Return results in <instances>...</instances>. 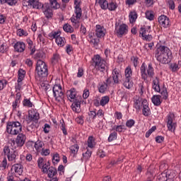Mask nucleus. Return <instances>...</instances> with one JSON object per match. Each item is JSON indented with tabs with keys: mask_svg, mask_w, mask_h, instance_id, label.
<instances>
[{
	"mask_svg": "<svg viewBox=\"0 0 181 181\" xmlns=\"http://www.w3.org/2000/svg\"><path fill=\"white\" fill-rule=\"evenodd\" d=\"M155 57L162 64H168L172 60V52L168 47L160 45L156 50Z\"/></svg>",
	"mask_w": 181,
	"mask_h": 181,
	"instance_id": "obj_1",
	"label": "nucleus"
},
{
	"mask_svg": "<svg viewBox=\"0 0 181 181\" xmlns=\"http://www.w3.org/2000/svg\"><path fill=\"white\" fill-rule=\"evenodd\" d=\"M67 94L71 101L74 100V103L71 106L72 110L75 112H80L81 111V97L76 98L77 93L74 88L71 89Z\"/></svg>",
	"mask_w": 181,
	"mask_h": 181,
	"instance_id": "obj_2",
	"label": "nucleus"
},
{
	"mask_svg": "<svg viewBox=\"0 0 181 181\" xmlns=\"http://www.w3.org/2000/svg\"><path fill=\"white\" fill-rule=\"evenodd\" d=\"M59 8H60V4L57 3V0H49V4H45L41 9L43 10L46 18H52L53 16V11L52 9H59Z\"/></svg>",
	"mask_w": 181,
	"mask_h": 181,
	"instance_id": "obj_3",
	"label": "nucleus"
},
{
	"mask_svg": "<svg viewBox=\"0 0 181 181\" xmlns=\"http://www.w3.org/2000/svg\"><path fill=\"white\" fill-rule=\"evenodd\" d=\"M35 73L41 78L46 77L49 73L47 71V65L42 59H38L36 64Z\"/></svg>",
	"mask_w": 181,
	"mask_h": 181,
	"instance_id": "obj_4",
	"label": "nucleus"
},
{
	"mask_svg": "<svg viewBox=\"0 0 181 181\" xmlns=\"http://www.w3.org/2000/svg\"><path fill=\"white\" fill-rule=\"evenodd\" d=\"M6 131L11 135H18L22 132V124L19 122H10L7 124Z\"/></svg>",
	"mask_w": 181,
	"mask_h": 181,
	"instance_id": "obj_5",
	"label": "nucleus"
},
{
	"mask_svg": "<svg viewBox=\"0 0 181 181\" xmlns=\"http://www.w3.org/2000/svg\"><path fill=\"white\" fill-rule=\"evenodd\" d=\"M106 64L107 62L105 60L101 59V57L98 54L95 55L92 59V66H94L95 69L99 71H104L105 70V67H107Z\"/></svg>",
	"mask_w": 181,
	"mask_h": 181,
	"instance_id": "obj_6",
	"label": "nucleus"
},
{
	"mask_svg": "<svg viewBox=\"0 0 181 181\" xmlns=\"http://www.w3.org/2000/svg\"><path fill=\"white\" fill-rule=\"evenodd\" d=\"M74 5L75 6V16H73L71 18V22L72 23H78V21L81 18V15H82V11H81V7H80V1L79 0H75L74 1Z\"/></svg>",
	"mask_w": 181,
	"mask_h": 181,
	"instance_id": "obj_7",
	"label": "nucleus"
},
{
	"mask_svg": "<svg viewBox=\"0 0 181 181\" xmlns=\"http://www.w3.org/2000/svg\"><path fill=\"white\" fill-rule=\"evenodd\" d=\"M140 70L141 73V77L144 80H146V78H148V77L152 78L155 75V72H153V67H152V64H148L147 70L145 68V64H143L141 66Z\"/></svg>",
	"mask_w": 181,
	"mask_h": 181,
	"instance_id": "obj_8",
	"label": "nucleus"
},
{
	"mask_svg": "<svg viewBox=\"0 0 181 181\" xmlns=\"http://www.w3.org/2000/svg\"><path fill=\"white\" fill-rule=\"evenodd\" d=\"M153 88L157 93H160L161 95H163V100H168V90L166 88H163L162 90H160V86H159V78L156 77V78L153 80Z\"/></svg>",
	"mask_w": 181,
	"mask_h": 181,
	"instance_id": "obj_9",
	"label": "nucleus"
},
{
	"mask_svg": "<svg viewBox=\"0 0 181 181\" xmlns=\"http://www.w3.org/2000/svg\"><path fill=\"white\" fill-rule=\"evenodd\" d=\"M54 97L57 101H62L64 98V93H63V89H62V86L54 85L52 88Z\"/></svg>",
	"mask_w": 181,
	"mask_h": 181,
	"instance_id": "obj_10",
	"label": "nucleus"
},
{
	"mask_svg": "<svg viewBox=\"0 0 181 181\" xmlns=\"http://www.w3.org/2000/svg\"><path fill=\"white\" fill-rule=\"evenodd\" d=\"M23 6L33 8V9H42V8H43V4L37 0H24L23 1Z\"/></svg>",
	"mask_w": 181,
	"mask_h": 181,
	"instance_id": "obj_11",
	"label": "nucleus"
},
{
	"mask_svg": "<svg viewBox=\"0 0 181 181\" xmlns=\"http://www.w3.org/2000/svg\"><path fill=\"white\" fill-rule=\"evenodd\" d=\"M124 81L123 83V86L126 88H131V77H132V69H131V67L128 66L124 71Z\"/></svg>",
	"mask_w": 181,
	"mask_h": 181,
	"instance_id": "obj_12",
	"label": "nucleus"
},
{
	"mask_svg": "<svg viewBox=\"0 0 181 181\" xmlns=\"http://www.w3.org/2000/svg\"><path fill=\"white\" fill-rule=\"evenodd\" d=\"M167 127L168 131L175 132V129H176V123L173 122V119H175V114L170 112L167 117Z\"/></svg>",
	"mask_w": 181,
	"mask_h": 181,
	"instance_id": "obj_13",
	"label": "nucleus"
},
{
	"mask_svg": "<svg viewBox=\"0 0 181 181\" xmlns=\"http://www.w3.org/2000/svg\"><path fill=\"white\" fill-rule=\"evenodd\" d=\"M4 152L5 155H7L8 159L11 162L15 160L18 156V151H15L13 148H9L8 146L4 147Z\"/></svg>",
	"mask_w": 181,
	"mask_h": 181,
	"instance_id": "obj_14",
	"label": "nucleus"
},
{
	"mask_svg": "<svg viewBox=\"0 0 181 181\" xmlns=\"http://www.w3.org/2000/svg\"><path fill=\"white\" fill-rule=\"evenodd\" d=\"M134 107L136 110H141L144 106V100H142V98L138 95L134 96Z\"/></svg>",
	"mask_w": 181,
	"mask_h": 181,
	"instance_id": "obj_15",
	"label": "nucleus"
},
{
	"mask_svg": "<svg viewBox=\"0 0 181 181\" xmlns=\"http://www.w3.org/2000/svg\"><path fill=\"white\" fill-rule=\"evenodd\" d=\"M158 23L163 28H168L170 25L169 18L165 15L158 17Z\"/></svg>",
	"mask_w": 181,
	"mask_h": 181,
	"instance_id": "obj_16",
	"label": "nucleus"
},
{
	"mask_svg": "<svg viewBox=\"0 0 181 181\" xmlns=\"http://www.w3.org/2000/svg\"><path fill=\"white\" fill-rule=\"evenodd\" d=\"M117 33L119 37L127 35V33H128V25H127V24L120 25L119 29L117 30Z\"/></svg>",
	"mask_w": 181,
	"mask_h": 181,
	"instance_id": "obj_17",
	"label": "nucleus"
},
{
	"mask_svg": "<svg viewBox=\"0 0 181 181\" xmlns=\"http://www.w3.org/2000/svg\"><path fill=\"white\" fill-rule=\"evenodd\" d=\"M26 141V136L23 134H18L16 139V143L18 146H23L25 141Z\"/></svg>",
	"mask_w": 181,
	"mask_h": 181,
	"instance_id": "obj_18",
	"label": "nucleus"
},
{
	"mask_svg": "<svg viewBox=\"0 0 181 181\" xmlns=\"http://www.w3.org/2000/svg\"><path fill=\"white\" fill-rule=\"evenodd\" d=\"M143 115L145 117H148V115H151V109L148 105V101L146 100H143Z\"/></svg>",
	"mask_w": 181,
	"mask_h": 181,
	"instance_id": "obj_19",
	"label": "nucleus"
},
{
	"mask_svg": "<svg viewBox=\"0 0 181 181\" xmlns=\"http://www.w3.org/2000/svg\"><path fill=\"white\" fill-rule=\"evenodd\" d=\"M14 50L18 52V53H22V52H25V43L23 42H17L14 45Z\"/></svg>",
	"mask_w": 181,
	"mask_h": 181,
	"instance_id": "obj_20",
	"label": "nucleus"
},
{
	"mask_svg": "<svg viewBox=\"0 0 181 181\" xmlns=\"http://www.w3.org/2000/svg\"><path fill=\"white\" fill-rule=\"evenodd\" d=\"M11 170H14L17 175H21V173H23V167L22 166V164H14L11 167Z\"/></svg>",
	"mask_w": 181,
	"mask_h": 181,
	"instance_id": "obj_21",
	"label": "nucleus"
},
{
	"mask_svg": "<svg viewBox=\"0 0 181 181\" xmlns=\"http://www.w3.org/2000/svg\"><path fill=\"white\" fill-rule=\"evenodd\" d=\"M95 35L97 37H104L105 33H104L103 28L100 25H96Z\"/></svg>",
	"mask_w": 181,
	"mask_h": 181,
	"instance_id": "obj_22",
	"label": "nucleus"
},
{
	"mask_svg": "<svg viewBox=\"0 0 181 181\" xmlns=\"http://www.w3.org/2000/svg\"><path fill=\"white\" fill-rule=\"evenodd\" d=\"M151 101L154 105H156L158 107V105H160L162 104V101L160 100V95H155L152 97Z\"/></svg>",
	"mask_w": 181,
	"mask_h": 181,
	"instance_id": "obj_23",
	"label": "nucleus"
},
{
	"mask_svg": "<svg viewBox=\"0 0 181 181\" xmlns=\"http://www.w3.org/2000/svg\"><path fill=\"white\" fill-rule=\"evenodd\" d=\"M47 173H48V177L52 179V177H54L55 175H57V170L54 167H49Z\"/></svg>",
	"mask_w": 181,
	"mask_h": 181,
	"instance_id": "obj_24",
	"label": "nucleus"
},
{
	"mask_svg": "<svg viewBox=\"0 0 181 181\" xmlns=\"http://www.w3.org/2000/svg\"><path fill=\"white\" fill-rule=\"evenodd\" d=\"M119 73L117 69H114L112 71V80L115 84H118L119 83Z\"/></svg>",
	"mask_w": 181,
	"mask_h": 181,
	"instance_id": "obj_25",
	"label": "nucleus"
},
{
	"mask_svg": "<svg viewBox=\"0 0 181 181\" xmlns=\"http://www.w3.org/2000/svg\"><path fill=\"white\" fill-rule=\"evenodd\" d=\"M96 4H98L102 9H107L108 8L107 0H96Z\"/></svg>",
	"mask_w": 181,
	"mask_h": 181,
	"instance_id": "obj_26",
	"label": "nucleus"
},
{
	"mask_svg": "<svg viewBox=\"0 0 181 181\" xmlns=\"http://www.w3.org/2000/svg\"><path fill=\"white\" fill-rule=\"evenodd\" d=\"M55 42L57 45L59 46V47H63V46H64V45L66 44V39L59 36L57 37Z\"/></svg>",
	"mask_w": 181,
	"mask_h": 181,
	"instance_id": "obj_27",
	"label": "nucleus"
},
{
	"mask_svg": "<svg viewBox=\"0 0 181 181\" xmlns=\"http://www.w3.org/2000/svg\"><path fill=\"white\" fill-rule=\"evenodd\" d=\"M129 18L130 23H134V22L136 21V18H138V15L136 14V12L132 11L129 15Z\"/></svg>",
	"mask_w": 181,
	"mask_h": 181,
	"instance_id": "obj_28",
	"label": "nucleus"
},
{
	"mask_svg": "<svg viewBox=\"0 0 181 181\" xmlns=\"http://www.w3.org/2000/svg\"><path fill=\"white\" fill-rule=\"evenodd\" d=\"M35 148L36 149V151H37V152H40V151H42V149H43V142H42L40 140H37L35 143Z\"/></svg>",
	"mask_w": 181,
	"mask_h": 181,
	"instance_id": "obj_29",
	"label": "nucleus"
},
{
	"mask_svg": "<svg viewBox=\"0 0 181 181\" xmlns=\"http://www.w3.org/2000/svg\"><path fill=\"white\" fill-rule=\"evenodd\" d=\"M78 148L79 147L78 144H74V146H71L70 147L71 153H72L73 156L77 155V152H78Z\"/></svg>",
	"mask_w": 181,
	"mask_h": 181,
	"instance_id": "obj_30",
	"label": "nucleus"
},
{
	"mask_svg": "<svg viewBox=\"0 0 181 181\" xmlns=\"http://www.w3.org/2000/svg\"><path fill=\"white\" fill-rule=\"evenodd\" d=\"M110 103V97L109 96H104L101 98L100 104L102 105V107H104L106 105V104H108Z\"/></svg>",
	"mask_w": 181,
	"mask_h": 181,
	"instance_id": "obj_31",
	"label": "nucleus"
},
{
	"mask_svg": "<svg viewBox=\"0 0 181 181\" xmlns=\"http://www.w3.org/2000/svg\"><path fill=\"white\" fill-rule=\"evenodd\" d=\"M63 29L65 32H67L68 33H73L74 32V29H73V27L69 24H65L63 26Z\"/></svg>",
	"mask_w": 181,
	"mask_h": 181,
	"instance_id": "obj_32",
	"label": "nucleus"
},
{
	"mask_svg": "<svg viewBox=\"0 0 181 181\" xmlns=\"http://www.w3.org/2000/svg\"><path fill=\"white\" fill-rule=\"evenodd\" d=\"M146 18L148 19V21H153V18H155V15L153 14V11H148L146 12Z\"/></svg>",
	"mask_w": 181,
	"mask_h": 181,
	"instance_id": "obj_33",
	"label": "nucleus"
},
{
	"mask_svg": "<svg viewBox=\"0 0 181 181\" xmlns=\"http://www.w3.org/2000/svg\"><path fill=\"white\" fill-rule=\"evenodd\" d=\"M25 78V71L23 69L18 70V83H21Z\"/></svg>",
	"mask_w": 181,
	"mask_h": 181,
	"instance_id": "obj_34",
	"label": "nucleus"
},
{
	"mask_svg": "<svg viewBox=\"0 0 181 181\" xmlns=\"http://www.w3.org/2000/svg\"><path fill=\"white\" fill-rule=\"evenodd\" d=\"M117 8H118V6H117L116 3L112 1L110 4L107 3V9H109V11H115Z\"/></svg>",
	"mask_w": 181,
	"mask_h": 181,
	"instance_id": "obj_35",
	"label": "nucleus"
},
{
	"mask_svg": "<svg viewBox=\"0 0 181 181\" xmlns=\"http://www.w3.org/2000/svg\"><path fill=\"white\" fill-rule=\"evenodd\" d=\"M23 104L24 107H28L29 108H32L33 106V103H32L29 99H25L23 102Z\"/></svg>",
	"mask_w": 181,
	"mask_h": 181,
	"instance_id": "obj_36",
	"label": "nucleus"
},
{
	"mask_svg": "<svg viewBox=\"0 0 181 181\" xmlns=\"http://www.w3.org/2000/svg\"><path fill=\"white\" fill-rule=\"evenodd\" d=\"M60 37V33L52 31L51 33L49 34V37L52 39H57V37Z\"/></svg>",
	"mask_w": 181,
	"mask_h": 181,
	"instance_id": "obj_37",
	"label": "nucleus"
},
{
	"mask_svg": "<svg viewBox=\"0 0 181 181\" xmlns=\"http://www.w3.org/2000/svg\"><path fill=\"white\" fill-rule=\"evenodd\" d=\"M117 132H112L110 134L108 137V142H112V141H115L117 139Z\"/></svg>",
	"mask_w": 181,
	"mask_h": 181,
	"instance_id": "obj_38",
	"label": "nucleus"
},
{
	"mask_svg": "<svg viewBox=\"0 0 181 181\" xmlns=\"http://www.w3.org/2000/svg\"><path fill=\"white\" fill-rule=\"evenodd\" d=\"M88 148H94V141L93 136H89L88 139Z\"/></svg>",
	"mask_w": 181,
	"mask_h": 181,
	"instance_id": "obj_39",
	"label": "nucleus"
},
{
	"mask_svg": "<svg viewBox=\"0 0 181 181\" xmlns=\"http://www.w3.org/2000/svg\"><path fill=\"white\" fill-rule=\"evenodd\" d=\"M49 168H50V163L48 161L47 163H45L44 167L41 168L43 173H47Z\"/></svg>",
	"mask_w": 181,
	"mask_h": 181,
	"instance_id": "obj_40",
	"label": "nucleus"
},
{
	"mask_svg": "<svg viewBox=\"0 0 181 181\" xmlns=\"http://www.w3.org/2000/svg\"><path fill=\"white\" fill-rule=\"evenodd\" d=\"M134 125H135V120L132 119L127 120L126 122V127H127V128H132V127Z\"/></svg>",
	"mask_w": 181,
	"mask_h": 181,
	"instance_id": "obj_41",
	"label": "nucleus"
},
{
	"mask_svg": "<svg viewBox=\"0 0 181 181\" xmlns=\"http://www.w3.org/2000/svg\"><path fill=\"white\" fill-rule=\"evenodd\" d=\"M37 163L38 168H40V169H42V168H44L45 165V159H43V158L42 157L39 158L37 160Z\"/></svg>",
	"mask_w": 181,
	"mask_h": 181,
	"instance_id": "obj_42",
	"label": "nucleus"
},
{
	"mask_svg": "<svg viewBox=\"0 0 181 181\" xmlns=\"http://www.w3.org/2000/svg\"><path fill=\"white\" fill-rule=\"evenodd\" d=\"M6 165H8L6 158H4L0 164L1 170H5L6 169Z\"/></svg>",
	"mask_w": 181,
	"mask_h": 181,
	"instance_id": "obj_43",
	"label": "nucleus"
},
{
	"mask_svg": "<svg viewBox=\"0 0 181 181\" xmlns=\"http://www.w3.org/2000/svg\"><path fill=\"white\" fill-rule=\"evenodd\" d=\"M28 117L32 121H37V119H39V113H34L33 115L29 114Z\"/></svg>",
	"mask_w": 181,
	"mask_h": 181,
	"instance_id": "obj_44",
	"label": "nucleus"
},
{
	"mask_svg": "<svg viewBox=\"0 0 181 181\" xmlns=\"http://www.w3.org/2000/svg\"><path fill=\"white\" fill-rule=\"evenodd\" d=\"M17 35L20 37L21 36H28V33L26 31H25V30L20 28L17 30Z\"/></svg>",
	"mask_w": 181,
	"mask_h": 181,
	"instance_id": "obj_45",
	"label": "nucleus"
},
{
	"mask_svg": "<svg viewBox=\"0 0 181 181\" xmlns=\"http://www.w3.org/2000/svg\"><path fill=\"white\" fill-rule=\"evenodd\" d=\"M113 129H115L117 132H122V130L125 129V126L124 125L114 126Z\"/></svg>",
	"mask_w": 181,
	"mask_h": 181,
	"instance_id": "obj_46",
	"label": "nucleus"
},
{
	"mask_svg": "<svg viewBox=\"0 0 181 181\" xmlns=\"http://www.w3.org/2000/svg\"><path fill=\"white\" fill-rule=\"evenodd\" d=\"M8 50V46H6V44H1L0 45V52L1 53H5Z\"/></svg>",
	"mask_w": 181,
	"mask_h": 181,
	"instance_id": "obj_47",
	"label": "nucleus"
},
{
	"mask_svg": "<svg viewBox=\"0 0 181 181\" xmlns=\"http://www.w3.org/2000/svg\"><path fill=\"white\" fill-rule=\"evenodd\" d=\"M60 161V157H59V154H54L53 156V158H52V163H59V162Z\"/></svg>",
	"mask_w": 181,
	"mask_h": 181,
	"instance_id": "obj_48",
	"label": "nucleus"
},
{
	"mask_svg": "<svg viewBox=\"0 0 181 181\" xmlns=\"http://www.w3.org/2000/svg\"><path fill=\"white\" fill-rule=\"evenodd\" d=\"M83 158H85V159H89L91 156V151L87 150V151L85 153H83Z\"/></svg>",
	"mask_w": 181,
	"mask_h": 181,
	"instance_id": "obj_49",
	"label": "nucleus"
},
{
	"mask_svg": "<svg viewBox=\"0 0 181 181\" xmlns=\"http://www.w3.org/2000/svg\"><path fill=\"white\" fill-rule=\"evenodd\" d=\"M90 96V91L88 89L83 90V98L86 100Z\"/></svg>",
	"mask_w": 181,
	"mask_h": 181,
	"instance_id": "obj_50",
	"label": "nucleus"
},
{
	"mask_svg": "<svg viewBox=\"0 0 181 181\" xmlns=\"http://www.w3.org/2000/svg\"><path fill=\"white\" fill-rule=\"evenodd\" d=\"M42 152H41V155L44 156H47L48 155H50V150L49 149H45L44 150L43 148H42Z\"/></svg>",
	"mask_w": 181,
	"mask_h": 181,
	"instance_id": "obj_51",
	"label": "nucleus"
},
{
	"mask_svg": "<svg viewBox=\"0 0 181 181\" xmlns=\"http://www.w3.org/2000/svg\"><path fill=\"white\" fill-rule=\"evenodd\" d=\"M45 57H46V55L42 52L36 54L37 59H45Z\"/></svg>",
	"mask_w": 181,
	"mask_h": 181,
	"instance_id": "obj_52",
	"label": "nucleus"
},
{
	"mask_svg": "<svg viewBox=\"0 0 181 181\" xmlns=\"http://www.w3.org/2000/svg\"><path fill=\"white\" fill-rule=\"evenodd\" d=\"M170 69H172L173 71H177L179 69V66L177 65V64H171L170 65Z\"/></svg>",
	"mask_w": 181,
	"mask_h": 181,
	"instance_id": "obj_53",
	"label": "nucleus"
},
{
	"mask_svg": "<svg viewBox=\"0 0 181 181\" xmlns=\"http://www.w3.org/2000/svg\"><path fill=\"white\" fill-rule=\"evenodd\" d=\"M164 139L165 138L162 136H158L156 137V141L158 142V144H162Z\"/></svg>",
	"mask_w": 181,
	"mask_h": 181,
	"instance_id": "obj_54",
	"label": "nucleus"
},
{
	"mask_svg": "<svg viewBox=\"0 0 181 181\" xmlns=\"http://www.w3.org/2000/svg\"><path fill=\"white\" fill-rule=\"evenodd\" d=\"M107 87H108L105 83L104 85L100 86L99 88V92L100 93H105V90H107Z\"/></svg>",
	"mask_w": 181,
	"mask_h": 181,
	"instance_id": "obj_55",
	"label": "nucleus"
},
{
	"mask_svg": "<svg viewBox=\"0 0 181 181\" xmlns=\"http://www.w3.org/2000/svg\"><path fill=\"white\" fill-rule=\"evenodd\" d=\"M99 42H100L99 39L92 38L90 41V43H93L95 46H98Z\"/></svg>",
	"mask_w": 181,
	"mask_h": 181,
	"instance_id": "obj_56",
	"label": "nucleus"
},
{
	"mask_svg": "<svg viewBox=\"0 0 181 181\" xmlns=\"http://www.w3.org/2000/svg\"><path fill=\"white\" fill-rule=\"evenodd\" d=\"M168 5H169L170 9H172V10L175 9V1H173V0H169Z\"/></svg>",
	"mask_w": 181,
	"mask_h": 181,
	"instance_id": "obj_57",
	"label": "nucleus"
},
{
	"mask_svg": "<svg viewBox=\"0 0 181 181\" xmlns=\"http://www.w3.org/2000/svg\"><path fill=\"white\" fill-rule=\"evenodd\" d=\"M18 3V0H8L7 4L10 5V6H13V5H16Z\"/></svg>",
	"mask_w": 181,
	"mask_h": 181,
	"instance_id": "obj_58",
	"label": "nucleus"
},
{
	"mask_svg": "<svg viewBox=\"0 0 181 181\" xmlns=\"http://www.w3.org/2000/svg\"><path fill=\"white\" fill-rule=\"evenodd\" d=\"M140 35H141L142 37L146 36V30L144 28H141L140 30Z\"/></svg>",
	"mask_w": 181,
	"mask_h": 181,
	"instance_id": "obj_59",
	"label": "nucleus"
},
{
	"mask_svg": "<svg viewBox=\"0 0 181 181\" xmlns=\"http://www.w3.org/2000/svg\"><path fill=\"white\" fill-rule=\"evenodd\" d=\"M6 87V81H0V90H4Z\"/></svg>",
	"mask_w": 181,
	"mask_h": 181,
	"instance_id": "obj_60",
	"label": "nucleus"
},
{
	"mask_svg": "<svg viewBox=\"0 0 181 181\" xmlns=\"http://www.w3.org/2000/svg\"><path fill=\"white\" fill-rule=\"evenodd\" d=\"M18 104H19V98H17L15 102L13 103V110H16V107H18Z\"/></svg>",
	"mask_w": 181,
	"mask_h": 181,
	"instance_id": "obj_61",
	"label": "nucleus"
},
{
	"mask_svg": "<svg viewBox=\"0 0 181 181\" xmlns=\"http://www.w3.org/2000/svg\"><path fill=\"white\" fill-rule=\"evenodd\" d=\"M144 40H148V42H151L152 40V35L147 34L144 37H143Z\"/></svg>",
	"mask_w": 181,
	"mask_h": 181,
	"instance_id": "obj_62",
	"label": "nucleus"
},
{
	"mask_svg": "<svg viewBox=\"0 0 181 181\" xmlns=\"http://www.w3.org/2000/svg\"><path fill=\"white\" fill-rule=\"evenodd\" d=\"M80 31H81V33H83V35H86V33H87V29L86 28V27H84V25H81V28H80Z\"/></svg>",
	"mask_w": 181,
	"mask_h": 181,
	"instance_id": "obj_63",
	"label": "nucleus"
},
{
	"mask_svg": "<svg viewBox=\"0 0 181 181\" xmlns=\"http://www.w3.org/2000/svg\"><path fill=\"white\" fill-rule=\"evenodd\" d=\"M73 51V47L70 45H66V53H70Z\"/></svg>",
	"mask_w": 181,
	"mask_h": 181,
	"instance_id": "obj_64",
	"label": "nucleus"
}]
</instances>
